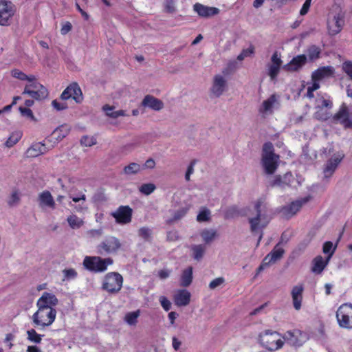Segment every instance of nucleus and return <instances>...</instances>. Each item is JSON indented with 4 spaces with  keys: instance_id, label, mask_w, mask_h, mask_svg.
<instances>
[{
    "instance_id": "72a5a7b5",
    "label": "nucleus",
    "mask_w": 352,
    "mask_h": 352,
    "mask_svg": "<svg viewBox=\"0 0 352 352\" xmlns=\"http://www.w3.org/2000/svg\"><path fill=\"white\" fill-rule=\"evenodd\" d=\"M192 280V267H188L184 270L181 276V286L186 287H188Z\"/></svg>"
},
{
    "instance_id": "2f4dec72",
    "label": "nucleus",
    "mask_w": 352,
    "mask_h": 352,
    "mask_svg": "<svg viewBox=\"0 0 352 352\" xmlns=\"http://www.w3.org/2000/svg\"><path fill=\"white\" fill-rule=\"evenodd\" d=\"M189 209L190 207L186 206L179 208L177 210L174 211L173 214V217L167 219L166 221V223L168 225H172L175 222L179 221L187 214Z\"/></svg>"
},
{
    "instance_id": "69168bd1",
    "label": "nucleus",
    "mask_w": 352,
    "mask_h": 352,
    "mask_svg": "<svg viewBox=\"0 0 352 352\" xmlns=\"http://www.w3.org/2000/svg\"><path fill=\"white\" fill-rule=\"evenodd\" d=\"M166 239L168 241H175L179 239V235L177 231H168L166 234Z\"/></svg>"
},
{
    "instance_id": "2eb2a0df",
    "label": "nucleus",
    "mask_w": 352,
    "mask_h": 352,
    "mask_svg": "<svg viewBox=\"0 0 352 352\" xmlns=\"http://www.w3.org/2000/svg\"><path fill=\"white\" fill-rule=\"evenodd\" d=\"M309 200V197H307L301 199L292 201L290 204L282 207L280 210V212L286 219H289L295 215L300 210L302 205L307 203Z\"/></svg>"
},
{
    "instance_id": "e433bc0d",
    "label": "nucleus",
    "mask_w": 352,
    "mask_h": 352,
    "mask_svg": "<svg viewBox=\"0 0 352 352\" xmlns=\"http://www.w3.org/2000/svg\"><path fill=\"white\" fill-rule=\"evenodd\" d=\"M205 243H211L217 236V232L213 229H204L200 234Z\"/></svg>"
},
{
    "instance_id": "1a4fd4ad",
    "label": "nucleus",
    "mask_w": 352,
    "mask_h": 352,
    "mask_svg": "<svg viewBox=\"0 0 352 352\" xmlns=\"http://www.w3.org/2000/svg\"><path fill=\"white\" fill-rule=\"evenodd\" d=\"M120 240L113 236H107L96 247L97 253L100 255L116 253L121 248Z\"/></svg>"
},
{
    "instance_id": "7ed1b4c3",
    "label": "nucleus",
    "mask_w": 352,
    "mask_h": 352,
    "mask_svg": "<svg viewBox=\"0 0 352 352\" xmlns=\"http://www.w3.org/2000/svg\"><path fill=\"white\" fill-rule=\"evenodd\" d=\"M322 153L326 156L331 155V157L327 160L323 168L324 179H329L333 175L338 165L344 158L345 155L343 151L335 153L334 148L332 145L324 148Z\"/></svg>"
},
{
    "instance_id": "20e7f679",
    "label": "nucleus",
    "mask_w": 352,
    "mask_h": 352,
    "mask_svg": "<svg viewBox=\"0 0 352 352\" xmlns=\"http://www.w3.org/2000/svg\"><path fill=\"white\" fill-rule=\"evenodd\" d=\"M269 205L263 198H260L254 203V210L256 214L254 217L248 219L250 224V230L252 233L256 232L259 228H263L267 223L260 225L261 222L265 219L268 211Z\"/></svg>"
},
{
    "instance_id": "a19ab883",
    "label": "nucleus",
    "mask_w": 352,
    "mask_h": 352,
    "mask_svg": "<svg viewBox=\"0 0 352 352\" xmlns=\"http://www.w3.org/2000/svg\"><path fill=\"white\" fill-rule=\"evenodd\" d=\"M138 236L145 241H151L152 239V230L148 227H142L138 230Z\"/></svg>"
},
{
    "instance_id": "864d4df0",
    "label": "nucleus",
    "mask_w": 352,
    "mask_h": 352,
    "mask_svg": "<svg viewBox=\"0 0 352 352\" xmlns=\"http://www.w3.org/2000/svg\"><path fill=\"white\" fill-rule=\"evenodd\" d=\"M176 0H165L164 6L166 12L174 13L176 11Z\"/></svg>"
},
{
    "instance_id": "603ef678",
    "label": "nucleus",
    "mask_w": 352,
    "mask_h": 352,
    "mask_svg": "<svg viewBox=\"0 0 352 352\" xmlns=\"http://www.w3.org/2000/svg\"><path fill=\"white\" fill-rule=\"evenodd\" d=\"M280 66L275 65H270L268 66V75L270 76L272 80H274L280 71Z\"/></svg>"
},
{
    "instance_id": "0eeeda50",
    "label": "nucleus",
    "mask_w": 352,
    "mask_h": 352,
    "mask_svg": "<svg viewBox=\"0 0 352 352\" xmlns=\"http://www.w3.org/2000/svg\"><path fill=\"white\" fill-rule=\"evenodd\" d=\"M56 310L55 309L38 308L32 316L33 323L35 326L42 328L51 325L55 320Z\"/></svg>"
},
{
    "instance_id": "bb28decb",
    "label": "nucleus",
    "mask_w": 352,
    "mask_h": 352,
    "mask_svg": "<svg viewBox=\"0 0 352 352\" xmlns=\"http://www.w3.org/2000/svg\"><path fill=\"white\" fill-rule=\"evenodd\" d=\"M190 300V293L186 289H181L174 296V301L179 307L186 306Z\"/></svg>"
},
{
    "instance_id": "f257e3e1",
    "label": "nucleus",
    "mask_w": 352,
    "mask_h": 352,
    "mask_svg": "<svg viewBox=\"0 0 352 352\" xmlns=\"http://www.w3.org/2000/svg\"><path fill=\"white\" fill-rule=\"evenodd\" d=\"M83 96L80 87L76 82L70 84L61 94L58 100H54L52 104L56 110H66L72 108L73 104L80 103Z\"/></svg>"
},
{
    "instance_id": "f3484780",
    "label": "nucleus",
    "mask_w": 352,
    "mask_h": 352,
    "mask_svg": "<svg viewBox=\"0 0 352 352\" xmlns=\"http://www.w3.org/2000/svg\"><path fill=\"white\" fill-rule=\"evenodd\" d=\"M331 120L333 124H340L345 129H352V111H338Z\"/></svg>"
},
{
    "instance_id": "37998d69",
    "label": "nucleus",
    "mask_w": 352,
    "mask_h": 352,
    "mask_svg": "<svg viewBox=\"0 0 352 352\" xmlns=\"http://www.w3.org/2000/svg\"><path fill=\"white\" fill-rule=\"evenodd\" d=\"M336 249V246L333 247V243L331 241H326L322 246V252L324 254H328L327 257L328 260H330V258L334 254Z\"/></svg>"
},
{
    "instance_id": "ea45409f",
    "label": "nucleus",
    "mask_w": 352,
    "mask_h": 352,
    "mask_svg": "<svg viewBox=\"0 0 352 352\" xmlns=\"http://www.w3.org/2000/svg\"><path fill=\"white\" fill-rule=\"evenodd\" d=\"M12 76L21 80H28L30 83L36 80V77L34 75L28 76L19 69H13L12 71Z\"/></svg>"
},
{
    "instance_id": "f704fd0d",
    "label": "nucleus",
    "mask_w": 352,
    "mask_h": 352,
    "mask_svg": "<svg viewBox=\"0 0 352 352\" xmlns=\"http://www.w3.org/2000/svg\"><path fill=\"white\" fill-rule=\"evenodd\" d=\"M322 50L316 45H311L307 49V54L310 61H314L320 58Z\"/></svg>"
},
{
    "instance_id": "e2e57ef3",
    "label": "nucleus",
    "mask_w": 352,
    "mask_h": 352,
    "mask_svg": "<svg viewBox=\"0 0 352 352\" xmlns=\"http://www.w3.org/2000/svg\"><path fill=\"white\" fill-rule=\"evenodd\" d=\"M21 116L23 118H25L28 120H30L33 122H37L38 118H36L33 114V111H20Z\"/></svg>"
},
{
    "instance_id": "7c9ffc66",
    "label": "nucleus",
    "mask_w": 352,
    "mask_h": 352,
    "mask_svg": "<svg viewBox=\"0 0 352 352\" xmlns=\"http://www.w3.org/2000/svg\"><path fill=\"white\" fill-rule=\"evenodd\" d=\"M333 102L327 95H318L316 99V108L317 109H331Z\"/></svg>"
},
{
    "instance_id": "f8f14e48",
    "label": "nucleus",
    "mask_w": 352,
    "mask_h": 352,
    "mask_svg": "<svg viewBox=\"0 0 352 352\" xmlns=\"http://www.w3.org/2000/svg\"><path fill=\"white\" fill-rule=\"evenodd\" d=\"M283 338L285 341L289 345L294 347L301 346L307 340L308 335L299 329H294L287 331Z\"/></svg>"
},
{
    "instance_id": "680f3d73",
    "label": "nucleus",
    "mask_w": 352,
    "mask_h": 352,
    "mask_svg": "<svg viewBox=\"0 0 352 352\" xmlns=\"http://www.w3.org/2000/svg\"><path fill=\"white\" fill-rule=\"evenodd\" d=\"M254 53V47H250L248 49L243 50L241 53L237 56L239 60H243L245 57L250 56Z\"/></svg>"
},
{
    "instance_id": "aec40b11",
    "label": "nucleus",
    "mask_w": 352,
    "mask_h": 352,
    "mask_svg": "<svg viewBox=\"0 0 352 352\" xmlns=\"http://www.w3.org/2000/svg\"><path fill=\"white\" fill-rule=\"evenodd\" d=\"M307 60V58L306 55H298L294 57L289 63L285 65L283 68L287 72H297L306 64Z\"/></svg>"
},
{
    "instance_id": "c756f323",
    "label": "nucleus",
    "mask_w": 352,
    "mask_h": 352,
    "mask_svg": "<svg viewBox=\"0 0 352 352\" xmlns=\"http://www.w3.org/2000/svg\"><path fill=\"white\" fill-rule=\"evenodd\" d=\"M277 244L274 249L264 258L270 264L274 263L278 260L280 259L284 254V250L281 248H278Z\"/></svg>"
},
{
    "instance_id": "3c124183",
    "label": "nucleus",
    "mask_w": 352,
    "mask_h": 352,
    "mask_svg": "<svg viewBox=\"0 0 352 352\" xmlns=\"http://www.w3.org/2000/svg\"><path fill=\"white\" fill-rule=\"evenodd\" d=\"M80 144L85 146H91L96 144V139L93 136L83 135L80 139Z\"/></svg>"
},
{
    "instance_id": "58836bf2",
    "label": "nucleus",
    "mask_w": 352,
    "mask_h": 352,
    "mask_svg": "<svg viewBox=\"0 0 352 352\" xmlns=\"http://www.w3.org/2000/svg\"><path fill=\"white\" fill-rule=\"evenodd\" d=\"M21 201V194L17 190H12L10 196L7 201L9 207H15L18 206Z\"/></svg>"
},
{
    "instance_id": "c03bdc74",
    "label": "nucleus",
    "mask_w": 352,
    "mask_h": 352,
    "mask_svg": "<svg viewBox=\"0 0 352 352\" xmlns=\"http://www.w3.org/2000/svg\"><path fill=\"white\" fill-rule=\"evenodd\" d=\"M140 316V311L129 312L126 314L124 320L129 325H135L138 322V318Z\"/></svg>"
},
{
    "instance_id": "774afa93",
    "label": "nucleus",
    "mask_w": 352,
    "mask_h": 352,
    "mask_svg": "<svg viewBox=\"0 0 352 352\" xmlns=\"http://www.w3.org/2000/svg\"><path fill=\"white\" fill-rule=\"evenodd\" d=\"M155 166V162L153 159L152 158H149L145 162L144 164L142 166V170L145 169V168H149V169H153L154 168Z\"/></svg>"
},
{
    "instance_id": "a878e982",
    "label": "nucleus",
    "mask_w": 352,
    "mask_h": 352,
    "mask_svg": "<svg viewBox=\"0 0 352 352\" xmlns=\"http://www.w3.org/2000/svg\"><path fill=\"white\" fill-rule=\"evenodd\" d=\"M39 206L41 208L48 207L52 209L55 208V201L52 196L51 193L47 191H43L38 195V197Z\"/></svg>"
},
{
    "instance_id": "338daca9",
    "label": "nucleus",
    "mask_w": 352,
    "mask_h": 352,
    "mask_svg": "<svg viewBox=\"0 0 352 352\" xmlns=\"http://www.w3.org/2000/svg\"><path fill=\"white\" fill-rule=\"evenodd\" d=\"M84 202L85 201H82L81 204L76 206L74 205L72 202H69V205L71 207H74L76 212H84L87 209V207L85 205Z\"/></svg>"
},
{
    "instance_id": "de8ad7c7",
    "label": "nucleus",
    "mask_w": 352,
    "mask_h": 352,
    "mask_svg": "<svg viewBox=\"0 0 352 352\" xmlns=\"http://www.w3.org/2000/svg\"><path fill=\"white\" fill-rule=\"evenodd\" d=\"M156 189V186L154 184L147 183L143 184L140 188L139 190L141 193L145 195H149Z\"/></svg>"
},
{
    "instance_id": "c9c22d12",
    "label": "nucleus",
    "mask_w": 352,
    "mask_h": 352,
    "mask_svg": "<svg viewBox=\"0 0 352 352\" xmlns=\"http://www.w3.org/2000/svg\"><path fill=\"white\" fill-rule=\"evenodd\" d=\"M192 251V258L199 261L204 257V255L206 252V248L204 245H192L190 248Z\"/></svg>"
},
{
    "instance_id": "ddd939ff",
    "label": "nucleus",
    "mask_w": 352,
    "mask_h": 352,
    "mask_svg": "<svg viewBox=\"0 0 352 352\" xmlns=\"http://www.w3.org/2000/svg\"><path fill=\"white\" fill-rule=\"evenodd\" d=\"M15 12V6L10 1H0V25L6 26L10 24V19Z\"/></svg>"
},
{
    "instance_id": "b1692460",
    "label": "nucleus",
    "mask_w": 352,
    "mask_h": 352,
    "mask_svg": "<svg viewBox=\"0 0 352 352\" xmlns=\"http://www.w3.org/2000/svg\"><path fill=\"white\" fill-rule=\"evenodd\" d=\"M334 69L331 66L321 67L315 70L311 74L312 80H320L333 76Z\"/></svg>"
},
{
    "instance_id": "09e8293b",
    "label": "nucleus",
    "mask_w": 352,
    "mask_h": 352,
    "mask_svg": "<svg viewBox=\"0 0 352 352\" xmlns=\"http://www.w3.org/2000/svg\"><path fill=\"white\" fill-rule=\"evenodd\" d=\"M67 220L69 226L73 229L80 228L83 223L82 219L74 214L68 217Z\"/></svg>"
},
{
    "instance_id": "9b49d317",
    "label": "nucleus",
    "mask_w": 352,
    "mask_h": 352,
    "mask_svg": "<svg viewBox=\"0 0 352 352\" xmlns=\"http://www.w3.org/2000/svg\"><path fill=\"white\" fill-rule=\"evenodd\" d=\"M22 94H28L31 98L40 100L47 97L48 91L44 86L35 80L25 87Z\"/></svg>"
},
{
    "instance_id": "473e14b6",
    "label": "nucleus",
    "mask_w": 352,
    "mask_h": 352,
    "mask_svg": "<svg viewBox=\"0 0 352 352\" xmlns=\"http://www.w3.org/2000/svg\"><path fill=\"white\" fill-rule=\"evenodd\" d=\"M142 170V165L135 162H131L129 165L125 166L122 173L126 175H134Z\"/></svg>"
},
{
    "instance_id": "4be33fe9",
    "label": "nucleus",
    "mask_w": 352,
    "mask_h": 352,
    "mask_svg": "<svg viewBox=\"0 0 352 352\" xmlns=\"http://www.w3.org/2000/svg\"><path fill=\"white\" fill-rule=\"evenodd\" d=\"M69 132V129L66 126H60L57 127L52 134L46 138V141L52 143V146L54 144L62 140Z\"/></svg>"
},
{
    "instance_id": "c85d7f7f",
    "label": "nucleus",
    "mask_w": 352,
    "mask_h": 352,
    "mask_svg": "<svg viewBox=\"0 0 352 352\" xmlns=\"http://www.w3.org/2000/svg\"><path fill=\"white\" fill-rule=\"evenodd\" d=\"M47 151L45 144L41 142H38L34 144L31 147H30L27 151L26 154L29 157H36L41 154L45 153Z\"/></svg>"
},
{
    "instance_id": "a18cd8bd",
    "label": "nucleus",
    "mask_w": 352,
    "mask_h": 352,
    "mask_svg": "<svg viewBox=\"0 0 352 352\" xmlns=\"http://www.w3.org/2000/svg\"><path fill=\"white\" fill-rule=\"evenodd\" d=\"M278 96L275 94L272 95L268 99L263 102L264 110H271V109L276 107L278 104Z\"/></svg>"
},
{
    "instance_id": "39448f33",
    "label": "nucleus",
    "mask_w": 352,
    "mask_h": 352,
    "mask_svg": "<svg viewBox=\"0 0 352 352\" xmlns=\"http://www.w3.org/2000/svg\"><path fill=\"white\" fill-rule=\"evenodd\" d=\"M260 344L266 349L274 351L280 349L284 342L280 338V335L276 331L265 330L258 335Z\"/></svg>"
},
{
    "instance_id": "8fccbe9b",
    "label": "nucleus",
    "mask_w": 352,
    "mask_h": 352,
    "mask_svg": "<svg viewBox=\"0 0 352 352\" xmlns=\"http://www.w3.org/2000/svg\"><path fill=\"white\" fill-rule=\"evenodd\" d=\"M332 116L329 111H316L314 113V118L317 120L326 121L329 120L331 123H333L331 120Z\"/></svg>"
},
{
    "instance_id": "9d476101",
    "label": "nucleus",
    "mask_w": 352,
    "mask_h": 352,
    "mask_svg": "<svg viewBox=\"0 0 352 352\" xmlns=\"http://www.w3.org/2000/svg\"><path fill=\"white\" fill-rule=\"evenodd\" d=\"M336 318L341 327L352 329V305H341L336 311Z\"/></svg>"
},
{
    "instance_id": "423d86ee",
    "label": "nucleus",
    "mask_w": 352,
    "mask_h": 352,
    "mask_svg": "<svg viewBox=\"0 0 352 352\" xmlns=\"http://www.w3.org/2000/svg\"><path fill=\"white\" fill-rule=\"evenodd\" d=\"M111 258H102L100 256H87L83 260L84 267L92 273H102L107 270L108 265H112Z\"/></svg>"
},
{
    "instance_id": "5fc2aeb1",
    "label": "nucleus",
    "mask_w": 352,
    "mask_h": 352,
    "mask_svg": "<svg viewBox=\"0 0 352 352\" xmlns=\"http://www.w3.org/2000/svg\"><path fill=\"white\" fill-rule=\"evenodd\" d=\"M210 211L204 208L197 215V220L199 222L207 221L210 219Z\"/></svg>"
},
{
    "instance_id": "4d7b16f0",
    "label": "nucleus",
    "mask_w": 352,
    "mask_h": 352,
    "mask_svg": "<svg viewBox=\"0 0 352 352\" xmlns=\"http://www.w3.org/2000/svg\"><path fill=\"white\" fill-rule=\"evenodd\" d=\"M105 117L111 119H116L120 116H129L124 113L125 111H103Z\"/></svg>"
},
{
    "instance_id": "6ab92c4d",
    "label": "nucleus",
    "mask_w": 352,
    "mask_h": 352,
    "mask_svg": "<svg viewBox=\"0 0 352 352\" xmlns=\"http://www.w3.org/2000/svg\"><path fill=\"white\" fill-rule=\"evenodd\" d=\"M140 107L151 110H161L164 108V102L161 100L150 94L144 96L141 102Z\"/></svg>"
},
{
    "instance_id": "f03ea898",
    "label": "nucleus",
    "mask_w": 352,
    "mask_h": 352,
    "mask_svg": "<svg viewBox=\"0 0 352 352\" xmlns=\"http://www.w3.org/2000/svg\"><path fill=\"white\" fill-rule=\"evenodd\" d=\"M280 163V156L274 153L272 142H265L262 148L261 164L265 175H273Z\"/></svg>"
},
{
    "instance_id": "412c9836",
    "label": "nucleus",
    "mask_w": 352,
    "mask_h": 352,
    "mask_svg": "<svg viewBox=\"0 0 352 352\" xmlns=\"http://www.w3.org/2000/svg\"><path fill=\"white\" fill-rule=\"evenodd\" d=\"M226 87L227 82L226 78L220 74L215 75L211 88L212 94L214 96L219 97L226 91Z\"/></svg>"
},
{
    "instance_id": "6e6d98bb",
    "label": "nucleus",
    "mask_w": 352,
    "mask_h": 352,
    "mask_svg": "<svg viewBox=\"0 0 352 352\" xmlns=\"http://www.w3.org/2000/svg\"><path fill=\"white\" fill-rule=\"evenodd\" d=\"M286 185L287 184L282 180L280 175L276 176L275 178L270 182V186L271 187L280 186L281 188H284Z\"/></svg>"
},
{
    "instance_id": "a211bd4d",
    "label": "nucleus",
    "mask_w": 352,
    "mask_h": 352,
    "mask_svg": "<svg viewBox=\"0 0 352 352\" xmlns=\"http://www.w3.org/2000/svg\"><path fill=\"white\" fill-rule=\"evenodd\" d=\"M58 302L56 296L49 292L43 293L36 302L38 308L43 309H54L52 307L56 306Z\"/></svg>"
},
{
    "instance_id": "bf43d9fd",
    "label": "nucleus",
    "mask_w": 352,
    "mask_h": 352,
    "mask_svg": "<svg viewBox=\"0 0 352 352\" xmlns=\"http://www.w3.org/2000/svg\"><path fill=\"white\" fill-rule=\"evenodd\" d=\"M159 300L162 307L165 311H168L170 309L171 302L166 297L160 296Z\"/></svg>"
},
{
    "instance_id": "052dcab7",
    "label": "nucleus",
    "mask_w": 352,
    "mask_h": 352,
    "mask_svg": "<svg viewBox=\"0 0 352 352\" xmlns=\"http://www.w3.org/2000/svg\"><path fill=\"white\" fill-rule=\"evenodd\" d=\"M225 282V279L223 277H219L212 280L209 284V288L210 289H214L217 287L220 286Z\"/></svg>"
},
{
    "instance_id": "6e6552de",
    "label": "nucleus",
    "mask_w": 352,
    "mask_h": 352,
    "mask_svg": "<svg viewBox=\"0 0 352 352\" xmlns=\"http://www.w3.org/2000/svg\"><path fill=\"white\" fill-rule=\"evenodd\" d=\"M123 278L118 272H109L104 276L102 288L111 294L119 292L122 287Z\"/></svg>"
},
{
    "instance_id": "79ce46f5",
    "label": "nucleus",
    "mask_w": 352,
    "mask_h": 352,
    "mask_svg": "<svg viewBox=\"0 0 352 352\" xmlns=\"http://www.w3.org/2000/svg\"><path fill=\"white\" fill-rule=\"evenodd\" d=\"M28 340L33 343L39 344L42 340L43 335L36 333L35 329H31L27 331Z\"/></svg>"
},
{
    "instance_id": "0e129e2a",
    "label": "nucleus",
    "mask_w": 352,
    "mask_h": 352,
    "mask_svg": "<svg viewBox=\"0 0 352 352\" xmlns=\"http://www.w3.org/2000/svg\"><path fill=\"white\" fill-rule=\"evenodd\" d=\"M312 0H305V3H303L300 10V15H305L310 8L311 3Z\"/></svg>"
},
{
    "instance_id": "dca6fc26",
    "label": "nucleus",
    "mask_w": 352,
    "mask_h": 352,
    "mask_svg": "<svg viewBox=\"0 0 352 352\" xmlns=\"http://www.w3.org/2000/svg\"><path fill=\"white\" fill-rule=\"evenodd\" d=\"M344 14L341 11L333 14L332 18L329 16L327 22L329 34L336 35L339 33L344 24Z\"/></svg>"
},
{
    "instance_id": "4c0bfd02",
    "label": "nucleus",
    "mask_w": 352,
    "mask_h": 352,
    "mask_svg": "<svg viewBox=\"0 0 352 352\" xmlns=\"http://www.w3.org/2000/svg\"><path fill=\"white\" fill-rule=\"evenodd\" d=\"M22 137V133L20 131H15L11 133L10 137L5 142V146L8 148L12 147L16 144Z\"/></svg>"
},
{
    "instance_id": "49530a36",
    "label": "nucleus",
    "mask_w": 352,
    "mask_h": 352,
    "mask_svg": "<svg viewBox=\"0 0 352 352\" xmlns=\"http://www.w3.org/2000/svg\"><path fill=\"white\" fill-rule=\"evenodd\" d=\"M342 69L352 80V62L345 61L342 65ZM347 96L352 97V91L349 89H347Z\"/></svg>"
},
{
    "instance_id": "13d9d810",
    "label": "nucleus",
    "mask_w": 352,
    "mask_h": 352,
    "mask_svg": "<svg viewBox=\"0 0 352 352\" xmlns=\"http://www.w3.org/2000/svg\"><path fill=\"white\" fill-rule=\"evenodd\" d=\"M64 277L67 280L74 279L77 276V272L74 269H65L63 271Z\"/></svg>"
},
{
    "instance_id": "cd10ccee",
    "label": "nucleus",
    "mask_w": 352,
    "mask_h": 352,
    "mask_svg": "<svg viewBox=\"0 0 352 352\" xmlns=\"http://www.w3.org/2000/svg\"><path fill=\"white\" fill-rule=\"evenodd\" d=\"M329 260H324L320 255L316 256L312 261L311 272L320 274L322 272L325 267L328 265Z\"/></svg>"
},
{
    "instance_id": "5701e85b",
    "label": "nucleus",
    "mask_w": 352,
    "mask_h": 352,
    "mask_svg": "<svg viewBox=\"0 0 352 352\" xmlns=\"http://www.w3.org/2000/svg\"><path fill=\"white\" fill-rule=\"evenodd\" d=\"M194 10L201 17H210L219 12V10L214 7H210L197 3L193 6Z\"/></svg>"
},
{
    "instance_id": "393cba45",
    "label": "nucleus",
    "mask_w": 352,
    "mask_h": 352,
    "mask_svg": "<svg viewBox=\"0 0 352 352\" xmlns=\"http://www.w3.org/2000/svg\"><path fill=\"white\" fill-rule=\"evenodd\" d=\"M303 290L302 285H296L292 288L291 294L293 305L296 310H300L301 308Z\"/></svg>"
},
{
    "instance_id": "4468645a",
    "label": "nucleus",
    "mask_w": 352,
    "mask_h": 352,
    "mask_svg": "<svg viewBox=\"0 0 352 352\" xmlns=\"http://www.w3.org/2000/svg\"><path fill=\"white\" fill-rule=\"evenodd\" d=\"M111 215L117 223L124 225L131 221L133 210L129 206H120L116 211L111 212Z\"/></svg>"
}]
</instances>
